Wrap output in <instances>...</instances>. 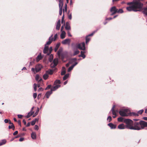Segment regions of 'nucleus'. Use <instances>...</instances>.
<instances>
[{
    "mask_svg": "<svg viewBox=\"0 0 147 147\" xmlns=\"http://www.w3.org/2000/svg\"><path fill=\"white\" fill-rule=\"evenodd\" d=\"M127 5L130 6L126 7L127 10L129 11H139L142 8L143 6V4L140 1H137L128 3Z\"/></svg>",
    "mask_w": 147,
    "mask_h": 147,
    "instance_id": "obj_1",
    "label": "nucleus"
},
{
    "mask_svg": "<svg viewBox=\"0 0 147 147\" xmlns=\"http://www.w3.org/2000/svg\"><path fill=\"white\" fill-rule=\"evenodd\" d=\"M123 122L125 123L126 128L128 129L133 130L139 129V127H136L135 123L134 126H133V121L130 119H125L124 120Z\"/></svg>",
    "mask_w": 147,
    "mask_h": 147,
    "instance_id": "obj_2",
    "label": "nucleus"
},
{
    "mask_svg": "<svg viewBox=\"0 0 147 147\" xmlns=\"http://www.w3.org/2000/svg\"><path fill=\"white\" fill-rule=\"evenodd\" d=\"M136 127L139 128V129H136V130H140L143 129L145 127H147V122L143 121H140L139 123L136 122Z\"/></svg>",
    "mask_w": 147,
    "mask_h": 147,
    "instance_id": "obj_3",
    "label": "nucleus"
},
{
    "mask_svg": "<svg viewBox=\"0 0 147 147\" xmlns=\"http://www.w3.org/2000/svg\"><path fill=\"white\" fill-rule=\"evenodd\" d=\"M42 68V65L40 64L36 65L35 66V68H32L31 69V71L34 73H35L38 72L41 70Z\"/></svg>",
    "mask_w": 147,
    "mask_h": 147,
    "instance_id": "obj_4",
    "label": "nucleus"
},
{
    "mask_svg": "<svg viewBox=\"0 0 147 147\" xmlns=\"http://www.w3.org/2000/svg\"><path fill=\"white\" fill-rule=\"evenodd\" d=\"M63 50V48H60L57 53V55L59 57L61 56L62 59L64 58L65 55L66 54V52H62Z\"/></svg>",
    "mask_w": 147,
    "mask_h": 147,
    "instance_id": "obj_5",
    "label": "nucleus"
},
{
    "mask_svg": "<svg viewBox=\"0 0 147 147\" xmlns=\"http://www.w3.org/2000/svg\"><path fill=\"white\" fill-rule=\"evenodd\" d=\"M129 110L127 109H124L120 110L119 112L120 115L122 116H127V113Z\"/></svg>",
    "mask_w": 147,
    "mask_h": 147,
    "instance_id": "obj_6",
    "label": "nucleus"
},
{
    "mask_svg": "<svg viewBox=\"0 0 147 147\" xmlns=\"http://www.w3.org/2000/svg\"><path fill=\"white\" fill-rule=\"evenodd\" d=\"M76 46L77 48L81 50H85V43L84 42L77 44L76 45Z\"/></svg>",
    "mask_w": 147,
    "mask_h": 147,
    "instance_id": "obj_7",
    "label": "nucleus"
},
{
    "mask_svg": "<svg viewBox=\"0 0 147 147\" xmlns=\"http://www.w3.org/2000/svg\"><path fill=\"white\" fill-rule=\"evenodd\" d=\"M110 11L111 13V15H113L117 13V9L115 6L113 7L110 9Z\"/></svg>",
    "mask_w": 147,
    "mask_h": 147,
    "instance_id": "obj_8",
    "label": "nucleus"
},
{
    "mask_svg": "<svg viewBox=\"0 0 147 147\" xmlns=\"http://www.w3.org/2000/svg\"><path fill=\"white\" fill-rule=\"evenodd\" d=\"M53 35L52 34L49 38V41L47 42L46 45H49L53 40V38L52 37Z\"/></svg>",
    "mask_w": 147,
    "mask_h": 147,
    "instance_id": "obj_9",
    "label": "nucleus"
},
{
    "mask_svg": "<svg viewBox=\"0 0 147 147\" xmlns=\"http://www.w3.org/2000/svg\"><path fill=\"white\" fill-rule=\"evenodd\" d=\"M70 41V40L69 39H66L62 42V43L63 45H65L67 44H69Z\"/></svg>",
    "mask_w": 147,
    "mask_h": 147,
    "instance_id": "obj_10",
    "label": "nucleus"
},
{
    "mask_svg": "<svg viewBox=\"0 0 147 147\" xmlns=\"http://www.w3.org/2000/svg\"><path fill=\"white\" fill-rule=\"evenodd\" d=\"M118 128L119 129H124L126 128L125 125L123 123L119 125L118 126Z\"/></svg>",
    "mask_w": 147,
    "mask_h": 147,
    "instance_id": "obj_11",
    "label": "nucleus"
},
{
    "mask_svg": "<svg viewBox=\"0 0 147 147\" xmlns=\"http://www.w3.org/2000/svg\"><path fill=\"white\" fill-rule=\"evenodd\" d=\"M61 21L60 20H59L57 24L56 28L57 30H59L60 29L61 26Z\"/></svg>",
    "mask_w": 147,
    "mask_h": 147,
    "instance_id": "obj_12",
    "label": "nucleus"
},
{
    "mask_svg": "<svg viewBox=\"0 0 147 147\" xmlns=\"http://www.w3.org/2000/svg\"><path fill=\"white\" fill-rule=\"evenodd\" d=\"M76 59L75 58H74L72 59L70 61H69V62L68 63L66 64V67H68L69 65L70 64H71L72 62L76 61Z\"/></svg>",
    "mask_w": 147,
    "mask_h": 147,
    "instance_id": "obj_13",
    "label": "nucleus"
},
{
    "mask_svg": "<svg viewBox=\"0 0 147 147\" xmlns=\"http://www.w3.org/2000/svg\"><path fill=\"white\" fill-rule=\"evenodd\" d=\"M65 28L66 30H69L71 29V27L69 23L67 22L66 23L65 26Z\"/></svg>",
    "mask_w": 147,
    "mask_h": 147,
    "instance_id": "obj_14",
    "label": "nucleus"
},
{
    "mask_svg": "<svg viewBox=\"0 0 147 147\" xmlns=\"http://www.w3.org/2000/svg\"><path fill=\"white\" fill-rule=\"evenodd\" d=\"M108 125L110 127L111 129H115L116 128V125L111 123L108 124Z\"/></svg>",
    "mask_w": 147,
    "mask_h": 147,
    "instance_id": "obj_15",
    "label": "nucleus"
},
{
    "mask_svg": "<svg viewBox=\"0 0 147 147\" xmlns=\"http://www.w3.org/2000/svg\"><path fill=\"white\" fill-rule=\"evenodd\" d=\"M52 91L51 90L50 91L47 92L45 94V96L47 98H49L50 95L52 93Z\"/></svg>",
    "mask_w": 147,
    "mask_h": 147,
    "instance_id": "obj_16",
    "label": "nucleus"
},
{
    "mask_svg": "<svg viewBox=\"0 0 147 147\" xmlns=\"http://www.w3.org/2000/svg\"><path fill=\"white\" fill-rule=\"evenodd\" d=\"M61 86L59 85H56L51 89L52 91H54L60 87Z\"/></svg>",
    "mask_w": 147,
    "mask_h": 147,
    "instance_id": "obj_17",
    "label": "nucleus"
},
{
    "mask_svg": "<svg viewBox=\"0 0 147 147\" xmlns=\"http://www.w3.org/2000/svg\"><path fill=\"white\" fill-rule=\"evenodd\" d=\"M34 111L31 110L28 113L27 115L26 116V117L27 118H29L34 114Z\"/></svg>",
    "mask_w": 147,
    "mask_h": 147,
    "instance_id": "obj_18",
    "label": "nucleus"
},
{
    "mask_svg": "<svg viewBox=\"0 0 147 147\" xmlns=\"http://www.w3.org/2000/svg\"><path fill=\"white\" fill-rule=\"evenodd\" d=\"M57 1H58L59 3V8H62L63 6V0H56Z\"/></svg>",
    "mask_w": 147,
    "mask_h": 147,
    "instance_id": "obj_19",
    "label": "nucleus"
},
{
    "mask_svg": "<svg viewBox=\"0 0 147 147\" xmlns=\"http://www.w3.org/2000/svg\"><path fill=\"white\" fill-rule=\"evenodd\" d=\"M42 58L41 56V53H40L37 56L36 58V61L37 62H38L40 59Z\"/></svg>",
    "mask_w": 147,
    "mask_h": 147,
    "instance_id": "obj_20",
    "label": "nucleus"
},
{
    "mask_svg": "<svg viewBox=\"0 0 147 147\" xmlns=\"http://www.w3.org/2000/svg\"><path fill=\"white\" fill-rule=\"evenodd\" d=\"M48 46H46V45H45V47L43 50V53L45 54L47 53L48 51Z\"/></svg>",
    "mask_w": 147,
    "mask_h": 147,
    "instance_id": "obj_21",
    "label": "nucleus"
},
{
    "mask_svg": "<svg viewBox=\"0 0 147 147\" xmlns=\"http://www.w3.org/2000/svg\"><path fill=\"white\" fill-rule=\"evenodd\" d=\"M61 34L60 35L61 38L62 39H64L65 37L66 33L65 31L61 32Z\"/></svg>",
    "mask_w": 147,
    "mask_h": 147,
    "instance_id": "obj_22",
    "label": "nucleus"
},
{
    "mask_svg": "<svg viewBox=\"0 0 147 147\" xmlns=\"http://www.w3.org/2000/svg\"><path fill=\"white\" fill-rule=\"evenodd\" d=\"M115 107V106L114 105L111 109V111H112L113 115H117V113L114 109Z\"/></svg>",
    "mask_w": 147,
    "mask_h": 147,
    "instance_id": "obj_23",
    "label": "nucleus"
},
{
    "mask_svg": "<svg viewBox=\"0 0 147 147\" xmlns=\"http://www.w3.org/2000/svg\"><path fill=\"white\" fill-rule=\"evenodd\" d=\"M31 137L33 139H35L36 138V134L34 132H32L31 134Z\"/></svg>",
    "mask_w": 147,
    "mask_h": 147,
    "instance_id": "obj_24",
    "label": "nucleus"
},
{
    "mask_svg": "<svg viewBox=\"0 0 147 147\" xmlns=\"http://www.w3.org/2000/svg\"><path fill=\"white\" fill-rule=\"evenodd\" d=\"M61 75H64L66 73L65 69V67H63L62 68Z\"/></svg>",
    "mask_w": 147,
    "mask_h": 147,
    "instance_id": "obj_25",
    "label": "nucleus"
},
{
    "mask_svg": "<svg viewBox=\"0 0 147 147\" xmlns=\"http://www.w3.org/2000/svg\"><path fill=\"white\" fill-rule=\"evenodd\" d=\"M60 45V43H58L57 44V45L55 47V52H56L57 51Z\"/></svg>",
    "mask_w": 147,
    "mask_h": 147,
    "instance_id": "obj_26",
    "label": "nucleus"
},
{
    "mask_svg": "<svg viewBox=\"0 0 147 147\" xmlns=\"http://www.w3.org/2000/svg\"><path fill=\"white\" fill-rule=\"evenodd\" d=\"M6 141L5 140H3L0 141V146L6 143Z\"/></svg>",
    "mask_w": 147,
    "mask_h": 147,
    "instance_id": "obj_27",
    "label": "nucleus"
},
{
    "mask_svg": "<svg viewBox=\"0 0 147 147\" xmlns=\"http://www.w3.org/2000/svg\"><path fill=\"white\" fill-rule=\"evenodd\" d=\"M53 55L51 54L50 55L49 59V60L50 62H51L53 61Z\"/></svg>",
    "mask_w": 147,
    "mask_h": 147,
    "instance_id": "obj_28",
    "label": "nucleus"
},
{
    "mask_svg": "<svg viewBox=\"0 0 147 147\" xmlns=\"http://www.w3.org/2000/svg\"><path fill=\"white\" fill-rule=\"evenodd\" d=\"M69 76V74H67L64 76L63 78V80H65L67 79Z\"/></svg>",
    "mask_w": 147,
    "mask_h": 147,
    "instance_id": "obj_29",
    "label": "nucleus"
},
{
    "mask_svg": "<svg viewBox=\"0 0 147 147\" xmlns=\"http://www.w3.org/2000/svg\"><path fill=\"white\" fill-rule=\"evenodd\" d=\"M46 73L50 74H52L53 72V71L52 70L50 69L46 71Z\"/></svg>",
    "mask_w": 147,
    "mask_h": 147,
    "instance_id": "obj_30",
    "label": "nucleus"
},
{
    "mask_svg": "<svg viewBox=\"0 0 147 147\" xmlns=\"http://www.w3.org/2000/svg\"><path fill=\"white\" fill-rule=\"evenodd\" d=\"M48 77V75L47 73H46V74H44L43 76V78L45 80L47 79Z\"/></svg>",
    "mask_w": 147,
    "mask_h": 147,
    "instance_id": "obj_31",
    "label": "nucleus"
},
{
    "mask_svg": "<svg viewBox=\"0 0 147 147\" xmlns=\"http://www.w3.org/2000/svg\"><path fill=\"white\" fill-rule=\"evenodd\" d=\"M53 63H55L56 65H57L58 63V59L57 58L53 60Z\"/></svg>",
    "mask_w": 147,
    "mask_h": 147,
    "instance_id": "obj_32",
    "label": "nucleus"
},
{
    "mask_svg": "<svg viewBox=\"0 0 147 147\" xmlns=\"http://www.w3.org/2000/svg\"><path fill=\"white\" fill-rule=\"evenodd\" d=\"M39 108H37L36 111V112L34 113V114L33 115V117H34L35 116H36L38 114V113L39 111Z\"/></svg>",
    "mask_w": 147,
    "mask_h": 147,
    "instance_id": "obj_33",
    "label": "nucleus"
},
{
    "mask_svg": "<svg viewBox=\"0 0 147 147\" xmlns=\"http://www.w3.org/2000/svg\"><path fill=\"white\" fill-rule=\"evenodd\" d=\"M86 44H87L88 43V42L90 40V38L88 36H87L86 37Z\"/></svg>",
    "mask_w": 147,
    "mask_h": 147,
    "instance_id": "obj_34",
    "label": "nucleus"
},
{
    "mask_svg": "<svg viewBox=\"0 0 147 147\" xmlns=\"http://www.w3.org/2000/svg\"><path fill=\"white\" fill-rule=\"evenodd\" d=\"M9 128L10 129H12L13 130H14L15 127L13 123H12V125L9 126Z\"/></svg>",
    "mask_w": 147,
    "mask_h": 147,
    "instance_id": "obj_35",
    "label": "nucleus"
},
{
    "mask_svg": "<svg viewBox=\"0 0 147 147\" xmlns=\"http://www.w3.org/2000/svg\"><path fill=\"white\" fill-rule=\"evenodd\" d=\"M74 67H73V66L72 65L71 66H70L68 68L67 70V71L68 72H70L71 70H72Z\"/></svg>",
    "mask_w": 147,
    "mask_h": 147,
    "instance_id": "obj_36",
    "label": "nucleus"
},
{
    "mask_svg": "<svg viewBox=\"0 0 147 147\" xmlns=\"http://www.w3.org/2000/svg\"><path fill=\"white\" fill-rule=\"evenodd\" d=\"M123 12V11L122 9H119V10H118L117 9V13H122Z\"/></svg>",
    "mask_w": 147,
    "mask_h": 147,
    "instance_id": "obj_37",
    "label": "nucleus"
},
{
    "mask_svg": "<svg viewBox=\"0 0 147 147\" xmlns=\"http://www.w3.org/2000/svg\"><path fill=\"white\" fill-rule=\"evenodd\" d=\"M80 53L79 51L78 50L75 51L74 52V53L73 54V55H75L78 54Z\"/></svg>",
    "mask_w": 147,
    "mask_h": 147,
    "instance_id": "obj_38",
    "label": "nucleus"
},
{
    "mask_svg": "<svg viewBox=\"0 0 147 147\" xmlns=\"http://www.w3.org/2000/svg\"><path fill=\"white\" fill-rule=\"evenodd\" d=\"M118 121L119 122H123V119L122 117H120L118 118Z\"/></svg>",
    "mask_w": 147,
    "mask_h": 147,
    "instance_id": "obj_39",
    "label": "nucleus"
},
{
    "mask_svg": "<svg viewBox=\"0 0 147 147\" xmlns=\"http://www.w3.org/2000/svg\"><path fill=\"white\" fill-rule=\"evenodd\" d=\"M61 83V82L60 80H56L54 82V84H60Z\"/></svg>",
    "mask_w": 147,
    "mask_h": 147,
    "instance_id": "obj_40",
    "label": "nucleus"
},
{
    "mask_svg": "<svg viewBox=\"0 0 147 147\" xmlns=\"http://www.w3.org/2000/svg\"><path fill=\"white\" fill-rule=\"evenodd\" d=\"M33 86L34 90L36 91L37 90V84L35 83L34 84Z\"/></svg>",
    "mask_w": 147,
    "mask_h": 147,
    "instance_id": "obj_41",
    "label": "nucleus"
},
{
    "mask_svg": "<svg viewBox=\"0 0 147 147\" xmlns=\"http://www.w3.org/2000/svg\"><path fill=\"white\" fill-rule=\"evenodd\" d=\"M65 11V12H66L67 11V5L66 4L65 5L64 8L63 9V13H64Z\"/></svg>",
    "mask_w": 147,
    "mask_h": 147,
    "instance_id": "obj_42",
    "label": "nucleus"
},
{
    "mask_svg": "<svg viewBox=\"0 0 147 147\" xmlns=\"http://www.w3.org/2000/svg\"><path fill=\"white\" fill-rule=\"evenodd\" d=\"M40 78V76L39 75H36V76H35V79L36 80L38 81V80Z\"/></svg>",
    "mask_w": 147,
    "mask_h": 147,
    "instance_id": "obj_43",
    "label": "nucleus"
},
{
    "mask_svg": "<svg viewBox=\"0 0 147 147\" xmlns=\"http://www.w3.org/2000/svg\"><path fill=\"white\" fill-rule=\"evenodd\" d=\"M57 65L53 63H52L51 64V66L52 68L55 67Z\"/></svg>",
    "mask_w": 147,
    "mask_h": 147,
    "instance_id": "obj_44",
    "label": "nucleus"
},
{
    "mask_svg": "<svg viewBox=\"0 0 147 147\" xmlns=\"http://www.w3.org/2000/svg\"><path fill=\"white\" fill-rule=\"evenodd\" d=\"M107 120L109 122H110L112 120L111 117L110 116H109L107 118Z\"/></svg>",
    "mask_w": 147,
    "mask_h": 147,
    "instance_id": "obj_45",
    "label": "nucleus"
},
{
    "mask_svg": "<svg viewBox=\"0 0 147 147\" xmlns=\"http://www.w3.org/2000/svg\"><path fill=\"white\" fill-rule=\"evenodd\" d=\"M97 30H96L95 31H94L91 34L88 35V36H92L93 35V34L97 31Z\"/></svg>",
    "mask_w": 147,
    "mask_h": 147,
    "instance_id": "obj_46",
    "label": "nucleus"
},
{
    "mask_svg": "<svg viewBox=\"0 0 147 147\" xmlns=\"http://www.w3.org/2000/svg\"><path fill=\"white\" fill-rule=\"evenodd\" d=\"M57 38V34H56L54 36V38H53V40L55 41Z\"/></svg>",
    "mask_w": 147,
    "mask_h": 147,
    "instance_id": "obj_47",
    "label": "nucleus"
},
{
    "mask_svg": "<svg viewBox=\"0 0 147 147\" xmlns=\"http://www.w3.org/2000/svg\"><path fill=\"white\" fill-rule=\"evenodd\" d=\"M59 8V14L60 16L62 14V8Z\"/></svg>",
    "mask_w": 147,
    "mask_h": 147,
    "instance_id": "obj_48",
    "label": "nucleus"
},
{
    "mask_svg": "<svg viewBox=\"0 0 147 147\" xmlns=\"http://www.w3.org/2000/svg\"><path fill=\"white\" fill-rule=\"evenodd\" d=\"M143 111H144V110L143 109H142V110L139 111L138 112V114H141L143 113Z\"/></svg>",
    "mask_w": 147,
    "mask_h": 147,
    "instance_id": "obj_49",
    "label": "nucleus"
},
{
    "mask_svg": "<svg viewBox=\"0 0 147 147\" xmlns=\"http://www.w3.org/2000/svg\"><path fill=\"white\" fill-rule=\"evenodd\" d=\"M79 57H82L83 59H84L85 58L86 56L84 55V54L80 55H79Z\"/></svg>",
    "mask_w": 147,
    "mask_h": 147,
    "instance_id": "obj_50",
    "label": "nucleus"
},
{
    "mask_svg": "<svg viewBox=\"0 0 147 147\" xmlns=\"http://www.w3.org/2000/svg\"><path fill=\"white\" fill-rule=\"evenodd\" d=\"M37 93H34L33 94V97L34 99H35L37 96Z\"/></svg>",
    "mask_w": 147,
    "mask_h": 147,
    "instance_id": "obj_51",
    "label": "nucleus"
},
{
    "mask_svg": "<svg viewBox=\"0 0 147 147\" xmlns=\"http://www.w3.org/2000/svg\"><path fill=\"white\" fill-rule=\"evenodd\" d=\"M34 129L36 130H38V127L37 125H35L34 126Z\"/></svg>",
    "mask_w": 147,
    "mask_h": 147,
    "instance_id": "obj_52",
    "label": "nucleus"
},
{
    "mask_svg": "<svg viewBox=\"0 0 147 147\" xmlns=\"http://www.w3.org/2000/svg\"><path fill=\"white\" fill-rule=\"evenodd\" d=\"M36 123L35 121L33 120L31 122V125H35V123Z\"/></svg>",
    "mask_w": 147,
    "mask_h": 147,
    "instance_id": "obj_53",
    "label": "nucleus"
},
{
    "mask_svg": "<svg viewBox=\"0 0 147 147\" xmlns=\"http://www.w3.org/2000/svg\"><path fill=\"white\" fill-rule=\"evenodd\" d=\"M68 18L70 20H71L72 19V16L71 13L70 15H69L68 16Z\"/></svg>",
    "mask_w": 147,
    "mask_h": 147,
    "instance_id": "obj_54",
    "label": "nucleus"
},
{
    "mask_svg": "<svg viewBox=\"0 0 147 147\" xmlns=\"http://www.w3.org/2000/svg\"><path fill=\"white\" fill-rule=\"evenodd\" d=\"M51 85H48L47 87L45 88V90H47V89H48L49 88H50L51 87Z\"/></svg>",
    "mask_w": 147,
    "mask_h": 147,
    "instance_id": "obj_55",
    "label": "nucleus"
},
{
    "mask_svg": "<svg viewBox=\"0 0 147 147\" xmlns=\"http://www.w3.org/2000/svg\"><path fill=\"white\" fill-rule=\"evenodd\" d=\"M67 34L68 36L71 37L72 36L71 35L69 32H68L67 33Z\"/></svg>",
    "mask_w": 147,
    "mask_h": 147,
    "instance_id": "obj_56",
    "label": "nucleus"
},
{
    "mask_svg": "<svg viewBox=\"0 0 147 147\" xmlns=\"http://www.w3.org/2000/svg\"><path fill=\"white\" fill-rule=\"evenodd\" d=\"M9 120L7 119H5L4 120V122L5 123H8L9 122Z\"/></svg>",
    "mask_w": 147,
    "mask_h": 147,
    "instance_id": "obj_57",
    "label": "nucleus"
},
{
    "mask_svg": "<svg viewBox=\"0 0 147 147\" xmlns=\"http://www.w3.org/2000/svg\"><path fill=\"white\" fill-rule=\"evenodd\" d=\"M18 133V131H16L13 133V135H16Z\"/></svg>",
    "mask_w": 147,
    "mask_h": 147,
    "instance_id": "obj_58",
    "label": "nucleus"
},
{
    "mask_svg": "<svg viewBox=\"0 0 147 147\" xmlns=\"http://www.w3.org/2000/svg\"><path fill=\"white\" fill-rule=\"evenodd\" d=\"M18 117L19 118H22V115H18Z\"/></svg>",
    "mask_w": 147,
    "mask_h": 147,
    "instance_id": "obj_59",
    "label": "nucleus"
},
{
    "mask_svg": "<svg viewBox=\"0 0 147 147\" xmlns=\"http://www.w3.org/2000/svg\"><path fill=\"white\" fill-rule=\"evenodd\" d=\"M64 19V15L63 14L62 17V18L61 22L62 23H63V22Z\"/></svg>",
    "mask_w": 147,
    "mask_h": 147,
    "instance_id": "obj_60",
    "label": "nucleus"
},
{
    "mask_svg": "<svg viewBox=\"0 0 147 147\" xmlns=\"http://www.w3.org/2000/svg\"><path fill=\"white\" fill-rule=\"evenodd\" d=\"M24 140V138H21L19 139V140L20 142H22V141Z\"/></svg>",
    "mask_w": 147,
    "mask_h": 147,
    "instance_id": "obj_61",
    "label": "nucleus"
},
{
    "mask_svg": "<svg viewBox=\"0 0 147 147\" xmlns=\"http://www.w3.org/2000/svg\"><path fill=\"white\" fill-rule=\"evenodd\" d=\"M43 89L42 88H39V89H38V91H42L43 90Z\"/></svg>",
    "mask_w": 147,
    "mask_h": 147,
    "instance_id": "obj_62",
    "label": "nucleus"
},
{
    "mask_svg": "<svg viewBox=\"0 0 147 147\" xmlns=\"http://www.w3.org/2000/svg\"><path fill=\"white\" fill-rule=\"evenodd\" d=\"M78 63L77 62H75V63L72 65L73 67H74L78 64Z\"/></svg>",
    "mask_w": 147,
    "mask_h": 147,
    "instance_id": "obj_63",
    "label": "nucleus"
},
{
    "mask_svg": "<svg viewBox=\"0 0 147 147\" xmlns=\"http://www.w3.org/2000/svg\"><path fill=\"white\" fill-rule=\"evenodd\" d=\"M41 96V94H40L38 95L37 98L38 99H39Z\"/></svg>",
    "mask_w": 147,
    "mask_h": 147,
    "instance_id": "obj_64",
    "label": "nucleus"
}]
</instances>
